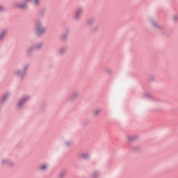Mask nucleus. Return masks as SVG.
Listing matches in <instances>:
<instances>
[{
    "label": "nucleus",
    "mask_w": 178,
    "mask_h": 178,
    "mask_svg": "<svg viewBox=\"0 0 178 178\" xmlns=\"http://www.w3.org/2000/svg\"><path fill=\"white\" fill-rule=\"evenodd\" d=\"M47 29L42 26V24L41 22H38L36 24V34L38 35H40V34H44Z\"/></svg>",
    "instance_id": "nucleus-1"
},
{
    "label": "nucleus",
    "mask_w": 178,
    "mask_h": 178,
    "mask_svg": "<svg viewBox=\"0 0 178 178\" xmlns=\"http://www.w3.org/2000/svg\"><path fill=\"white\" fill-rule=\"evenodd\" d=\"M149 22H150V26L151 28L153 30H161L162 29V26H161V25H159L158 23H156V22L152 19H149Z\"/></svg>",
    "instance_id": "nucleus-2"
},
{
    "label": "nucleus",
    "mask_w": 178,
    "mask_h": 178,
    "mask_svg": "<svg viewBox=\"0 0 178 178\" xmlns=\"http://www.w3.org/2000/svg\"><path fill=\"white\" fill-rule=\"evenodd\" d=\"M81 15H83V9H79L76 11V13L75 15V17L76 19H80L81 17Z\"/></svg>",
    "instance_id": "nucleus-3"
},
{
    "label": "nucleus",
    "mask_w": 178,
    "mask_h": 178,
    "mask_svg": "<svg viewBox=\"0 0 178 178\" xmlns=\"http://www.w3.org/2000/svg\"><path fill=\"white\" fill-rule=\"evenodd\" d=\"M32 3L35 6H38L41 3V0H32Z\"/></svg>",
    "instance_id": "nucleus-4"
},
{
    "label": "nucleus",
    "mask_w": 178,
    "mask_h": 178,
    "mask_svg": "<svg viewBox=\"0 0 178 178\" xmlns=\"http://www.w3.org/2000/svg\"><path fill=\"white\" fill-rule=\"evenodd\" d=\"M77 97H79V93H73L71 96V99H76V98H77Z\"/></svg>",
    "instance_id": "nucleus-5"
},
{
    "label": "nucleus",
    "mask_w": 178,
    "mask_h": 178,
    "mask_svg": "<svg viewBox=\"0 0 178 178\" xmlns=\"http://www.w3.org/2000/svg\"><path fill=\"white\" fill-rule=\"evenodd\" d=\"M65 175H66V172H60V174L58 175V177H59V178H63L64 176H65Z\"/></svg>",
    "instance_id": "nucleus-6"
},
{
    "label": "nucleus",
    "mask_w": 178,
    "mask_h": 178,
    "mask_svg": "<svg viewBox=\"0 0 178 178\" xmlns=\"http://www.w3.org/2000/svg\"><path fill=\"white\" fill-rule=\"evenodd\" d=\"M47 168H48V165H42L40 167L41 170H47Z\"/></svg>",
    "instance_id": "nucleus-7"
},
{
    "label": "nucleus",
    "mask_w": 178,
    "mask_h": 178,
    "mask_svg": "<svg viewBox=\"0 0 178 178\" xmlns=\"http://www.w3.org/2000/svg\"><path fill=\"white\" fill-rule=\"evenodd\" d=\"M172 20H173V22H177L178 15H173L172 17Z\"/></svg>",
    "instance_id": "nucleus-8"
},
{
    "label": "nucleus",
    "mask_w": 178,
    "mask_h": 178,
    "mask_svg": "<svg viewBox=\"0 0 178 178\" xmlns=\"http://www.w3.org/2000/svg\"><path fill=\"white\" fill-rule=\"evenodd\" d=\"M23 104H24V99L21 100V101L18 103V106H22V105H23Z\"/></svg>",
    "instance_id": "nucleus-9"
},
{
    "label": "nucleus",
    "mask_w": 178,
    "mask_h": 178,
    "mask_svg": "<svg viewBox=\"0 0 178 178\" xmlns=\"http://www.w3.org/2000/svg\"><path fill=\"white\" fill-rule=\"evenodd\" d=\"M99 112H101V110L99 109L95 110L94 115H98Z\"/></svg>",
    "instance_id": "nucleus-10"
},
{
    "label": "nucleus",
    "mask_w": 178,
    "mask_h": 178,
    "mask_svg": "<svg viewBox=\"0 0 178 178\" xmlns=\"http://www.w3.org/2000/svg\"><path fill=\"white\" fill-rule=\"evenodd\" d=\"M19 8H22V9H26V8H27V4L20 5Z\"/></svg>",
    "instance_id": "nucleus-11"
},
{
    "label": "nucleus",
    "mask_w": 178,
    "mask_h": 178,
    "mask_svg": "<svg viewBox=\"0 0 178 178\" xmlns=\"http://www.w3.org/2000/svg\"><path fill=\"white\" fill-rule=\"evenodd\" d=\"M64 52H66V49H63L60 50V54H63Z\"/></svg>",
    "instance_id": "nucleus-12"
},
{
    "label": "nucleus",
    "mask_w": 178,
    "mask_h": 178,
    "mask_svg": "<svg viewBox=\"0 0 178 178\" xmlns=\"http://www.w3.org/2000/svg\"><path fill=\"white\" fill-rule=\"evenodd\" d=\"M3 34H4V33L0 34V40H1V38H2V37H3Z\"/></svg>",
    "instance_id": "nucleus-13"
},
{
    "label": "nucleus",
    "mask_w": 178,
    "mask_h": 178,
    "mask_svg": "<svg viewBox=\"0 0 178 178\" xmlns=\"http://www.w3.org/2000/svg\"><path fill=\"white\" fill-rule=\"evenodd\" d=\"M0 10H3V7L0 6Z\"/></svg>",
    "instance_id": "nucleus-14"
},
{
    "label": "nucleus",
    "mask_w": 178,
    "mask_h": 178,
    "mask_svg": "<svg viewBox=\"0 0 178 178\" xmlns=\"http://www.w3.org/2000/svg\"><path fill=\"white\" fill-rule=\"evenodd\" d=\"M41 47V44H40L39 46H37V48H40Z\"/></svg>",
    "instance_id": "nucleus-15"
},
{
    "label": "nucleus",
    "mask_w": 178,
    "mask_h": 178,
    "mask_svg": "<svg viewBox=\"0 0 178 178\" xmlns=\"http://www.w3.org/2000/svg\"><path fill=\"white\" fill-rule=\"evenodd\" d=\"M128 140H131V139H130V137H128Z\"/></svg>",
    "instance_id": "nucleus-16"
}]
</instances>
